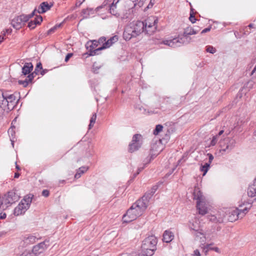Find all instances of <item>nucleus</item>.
<instances>
[{
  "label": "nucleus",
  "mask_w": 256,
  "mask_h": 256,
  "mask_svg": "<svg viewBox=\"0 0 256 256\" xmlns=\"http://www.w3.org/2000/svg\"><path fill=\"white\" fill-rule=\"evenodd\" d=\"M16 96L14 94H9L7 92H5V98L3 105V108L8 107V108H13L16 104Z\"/></svg>",
  "instance_id": "14"
},
{
  "label": "nucleus",
  "mask_w": 256,
  "mask_h": 256,
  "mask_svg": "<svg viewBox=\"0 0 256 256\" xmlns=\"http://www.w3.org/2000/svg\"><path fill=\"white\" fill-rule=\"evenodd\" d=\"M144 169V168H139L138 169V172L136 174H134V178L136 177L138 174Z\"/></svg>",
  "instance_id": "47"
},
{
  "label": "nucleus",
  "mask_w": 256,
  "mask_h": 256,
  "mask_svg": "<svg viewBox=\"0 0 256 256\" xmlns=\"http://www.w3.org/2000/svg\"><path fill=\"white\" fill-rule=\"evenodd\" d=\"M4 36H0V44L4 40Z\"/></svg>",
  "instance_id": "54"
},
{
  "label": "nucleus",
  "mask_w": 256,
  "mask_h": 256,
  "mask_svg": "<svg viewBox=\"0 0 256 256\" xmlns=\"http://www.w3.org/2000/svg\"><path fill=\"white\" fill-rule=\"evenodd\" d=\"M243 30H244V32H243L244 34H248L250 32H249L248 30V28L246 26L244 28Z\"/></svg>",
  "instance_id": "45"
},
{
  "label": "nucleus",
  "mask_w": 256,
  "mask_h": 256,
  "mask_svg": "<svg viewBox=\"0 0 256 256\" xmlns=\"http://www.w3.org/2000/svg\"><path fill=\"white\" fill-rule=\"evenodd\" d=\"M174 238V234L170 230H165L163 234L162 240L166 243L170 242Z\"/></svg>",
  "instance_id": "23"
},
{
  "label": "nucleus",
  "mask_w": 256,
  "mask_h": 256,
  "mask_svg": "<svg viewBox=\"0 0 256 256\" xmlns=\"http://www.w3.org/2000/svg\"><path fill=\"white\" fill-rule=\"evenodd\" d=\"M42 64L40 62L37 64L35 68L34 72H33V73H34V76L38 74L39 70H42Z\"/></svg>",
  "instance_id": "34"
},
{
  "label": "nucleus",
  "mask_w": 256,
  "mask_h": 256,
  "mask_svg": "<svg viewBox=\"0 0 256 256\" xmlns=\"http://www.w3.org/2000/svg\"><path fill=\"white\" fill-rule=\"evenodd\" d=\"M20 174L18 172H16L14 174V178H18L19 176H20Z\"/></svg>",
  "instance_id": "52"
},
{
  "label": "nucleus",
  "mask_w": 256,
  "mask_h": 256,
  "mask_svg": "<svg viewBox=\"0 0 256 256\" xmlns=\"http://www.w3.org/2000/svg\"><path fill=\"white\" fill-rule=\"evenodd\" d=\"M248 28H255L254 24H250L248 26H246Z\"/></svg>",
  "instance_id": "51"
},
{
  "label": "nucleus",
  "mask_w": 256,
  "mask_h": 256,
  "mask_svg": "<svg viewBox=\"0 0 256 256\" xmlns=\"http://www.w3.org/2000/svg\"><path fill=\"white\" fill-rule=\"evenodd\" d=\"M34 78V73H32L28 75L26 78L25 80H19L18 83L19 84L22 85L24 87H26L30 82H32Z\"/></svg>",
  "instance_id": "24"
},
{
  "label": "nucleus",
  "mask_w": 256,
  "mask_h": 256,
  "mask_svg": "<svg viewBox=\"0 0 256 256\" xmlns=\"http://www.w3.org/2000/svg\"><path fill=\"white\" fill-rule=\"evenodd\" d=\"M200 170L203 172L202 176H205L208 171V162H205L204 165H202Z\"/></svg>",
  "instance_id": "29"
},
{
  "label": "nucleus",
  "mask_w": 256,
  "mask_h": 256,
  "mask_svg": "<svg viewBox=\"0 0 256 256\" xmlns=\"http://www.w3.org/2000/svg\"><path fill=\"white\" fill-rule=\"evenodd\" d=\"M49 191L47 190H44L42 192V195L45 197H47L49 196Z\"/></svg>",
  "instance_id": "42"
},
{
  "label": "nucleus",
  "mask_w": 256,
  "mask_h": 256,
  "mask_svg": "<svg viewBox=\"0 0 256 256\" xmlns=\"http://www.w3.org/2000/svg\"><path fill=\"white\" fill-rule=\"evenodd\" d=\"M84 0H78L76 4V6H80Z\"/></svg>",
  "instance_id": "46"
},
{
  "label": "nucleus",
  "mask_w": 256,
  "mask_h": 256,
  "mask_svg": "<svg viewBox=\"0 0 256 256\" xmlns=\"http://www.w3.org/2000/svg\"><path fill=\"white\" fill-rule=\"evenodd\" d=\"M200 29L198 28H196L191 26H188L184 28L182 34H178V36L170 40H163L162 43L172 48H176L181 46L184 44H187L190 41V35L196 34Z\"/></svg>",
  "instance_id": "3"
},
{
  "label": "nucleus",
  "mask_w": 256,
  "mask_h": 256,
  "mask_svg": "<svg viewBox=\"0 0 256 256\" xmlns=\"http://www.w3.org/2000/svg\"><path fill=\"white\" fill-rule=\"evenodd\" d=\"M189 20L192 23H194L196 20L194 16V12L192 8H191Z\"/></svg>",
  "instance_id": "32"
},
{
  "label": "nucleus",
  "mask_w": 256,
  "mask_h": 256,
  "mask_svg": "<svg viewBox=\"0 0 256 256\" xmlns=\"http://www.w3.org/2000/svg\"><path fill=\"white\" fill-rule=\"evenodd\" d=\"M5 98V93H4L2 90H0V106L3 107L4 100Z\"/></svg>",
  "instance_id": "31"
},
{
  "label": "nucleus",
  "mask_w": 256,
  "mask_h": 256,
  "mask_svg": "<svg viewBox=\"0 0 256 256\" xmlns=\"http://www.w3.org/2000/svg\"><path fill=\"white\" fill-rule=\"evenodd\" d=\"M163 126L161 124L156 125L154 130V135L158 134L160 132L162 131Z\"/></svg>",
  "instance_id": "30"
},
{
  "label": "nucleus",
  "mask_w": 256,
  "mask_h": 256,
  "mask_svg": "<svg viewBox=\"0 0 256 256\" xmlns=\"http://www.w3.org/2000/svg\"><path fill=\"white\" fill-rule=\"evenodd\" d=\"M234 34L236 36V37H238V32H234Z\"/></svg>",
  "instance_id": "60"
},
{
  "label": "nucleus",
  "mask_w": 256,
  "mask_h": 256,
  "mask_svg": "<svg viewBox=\"0 0 256 256\" xmlns=\"http://www.w3.org/2000/svg\"><path fill=\"white\" fill-rule=\"evenodd\" d=\"M142 32H144V22H134L126 26L123 37L125 40H129L132 38H136L139 36Z\"/></svg>",
  "instance_id": "4"
},
{
  "label": "nucleus",
  "mask_w": 256,
  "mask_h": 256,
  "mask_svg": "<svg viewBox=\"0 0 256 256\" xmlns=\"http://www.w3.org/2000/svg\"><path fill=\"white\" fill-rule=\"evenodd\" d=\"M142 144V136L140 134H135L132 137L131 143L129 144V152H132L138 150Z\"/></svg>",
  "instance_id": "11"
},
{
  "label": "nucleus",
  "mask_w": 256,
  "mask_h": 256,
  "mask_svg": "<svg viewBox=\"0 0 256 256\" xmlns=\"http://www.w3.org/2000/svg\"><path fill=\"white\" fill-rule=\"evenodd\" d=\"M52 6V4H49L48 2H42L40 4L38 12L39 14L44 13L45 12L49 10Z\"/></svg>",
  "instance_id": "20"
},
{
  "label": "nucleus",
  "mask_w": 256,
  "mask_h": 256,
  "mask_svg": "<svg viewBox=\"0 0 256 256\" xmlns=\"http://www.w3.org/2000/svg\"><path fill=\"white\" fill-rule=\"evenodd\" d=\"M72 55L73 54L72 53H68L65 58V62H68L70 58L72 56Z\"/></svg>",
  "instance_id": "43"
},
{
  "label": "nucleus",
  "mask_w": 256,
  "mask_h": 256,
  "mask_svg": "<svg viewBox=\"0 0 256 256\" xmlns=\"http://www.w3.org/2000/svg\"><path fill=\"white\" fill-rule=\"evenodd\" d=\"M94 124H91L90 122V124L88 126V128L89 129H91L94 126Z\"/></svg>",
  "instance_id": "56"
},
{
  "label": "nucleus",
  "mask_w": 256,
  "mask_h": 256,
  "mask_svg": "<svg viewBox=\"0 0 256 256\" xmlns=\"http://www.w3.org/2000/svg\"><path fill=\"white\" fill-rule=\"evenodd\" d=\"M62 24H56V25L55 26H54V27L52 28H50L47 32V34H50L53 32H54L58 28H60L61 26H62Z\"/></svg>",
  "instance_id": "33"
},
{
  "label": "nucleus",
  "mask_w": 256,
  "mask_h": 256,
  "mask_svg": "<svg viewBox=\"0 0 256 256\" xmlns=\"http://www.w3.org/2000/svg\"><path fill=\"white\" fill-rule=\"evenodd\" d=\"M46 71H47L46 70H42V72H40V74L42 75H44L46 72Z\"/></svg>",
  "instance_id": "55"
},
{
  "label": "nucleus",
  "mask_w": 256,
  "mask_h": 256,
  "mask_svg": "<svg viewBox=\"0 0 256 256\" xmlns=\"http://www.w3.org/2000/svg\"><path fill=\"white\" fill-rule=\"evenodd\" d=\"M253 202V201H248V204L250 205L249 207H246L242 210H239V212L242 213L241 216L244 214V216L245 214L248 212V210L250 209L251 207V204Z\"/></svg>",
  "instance_id": "28"
},
{
  "label": "nucleus",
  "mask_w": 256,
  "mask_h": 256,
  "mask_svg": "<svg viewBox=\"0 0 256 256\" xmlns=\"http://www.w3.org/2000/svg\"><path fill=\"white\" fill-rule=\"evenodd\" d=\"M114 1V0L113 2L109 5V12L117 18L120 16L121 10H122L124 2V0H117L116 2Z\"/></svg>",
  "instance_id": "10"
},
{
  "label": "nucleus",
  "mask_w": 256,
  "mask_h": 256,
  "mask_svg": "<svg viewBox=\"0 0 256 256\" xmlns=\"http://www.w3.org/2000/svg\"><path fill=\"white\" fill-rule=\"evenodd\" d=\"M6 214L5 213H0V220L4 219L6 218Z\"/></svg>",
  "instance_id": "49"
},
{
  "label": "nucleus",
  "mask_w": 256,
  "mask_h": 256,
  "mask_svg": "<svg viewBox=\"0 0 256 256\" xmlns=\"http://www.w3.org/2000/svg\"><path fill=\"white\" fill-rule=\"evenodd\" d=\"M10 140H11V142H12V145L14 146V140L10 139Z\"/></svg>",
  "instance_id": "61"
},
{
  "label": "nucleus",
  "mask_w": 256,
  "mask_h": 256,
  "mask_svg": "<svg viewBox=\"0 0 256 256\" xmlns=\"http://www.w3.org/2000/svg\"><path fill=\"white\" fill-rule=\"evenodd\" d=\"M96 118V113L93 114L90 120V122L91 124H94Z\"/></svg>",
  "instance_id": "40"
},
{
  "label": "nucleus",
  "mask_w": 256,
  "mask_h": 256,
  "mask_svg": "<svg viewBox=\"0 0 256 256\" xmlns=\"http://www.w3.org/2000/svg\"><path fill=\"white\" fill-rule=\"evenodd\" d=\"M155 3V0H150V2L148 6V7L150 5L151 6H152Z\"/></svg>",
  "instance_id": "50"
},
{
  "label": "nucleus",
  "mask_w": 256,
  "mask_h": 256,
  "mask_svg": "<svg viewBox=\"0 0 256 256\" xmlns=\"http://www.w3.org/2000/svg\"><path fill=\"white\" fill-rule=\"evenodd\" d=\"M93 69L94 70V72H96V68H95L94 67V68H93Z\"/></svg>",
  "instance_id": "63"
},
{
  "label": "nucleus",
  "mask_w": 256,
  "mask_h": 256,
  "mask_svg": "<svg viewBox=\"0 0 256 256\" xmlns=\"http://www.w3.org/2000/svg\"><path fill=\"white\" fill-rule=\"evenodd\" d=\"M157 186H153V188H152V190L150 192H146L145 194H150V198H152V196L154 194L156 190L157 189Z\"/></svg>",
  "instance_id": "39"
},
{
  "label": "nucleus",
  "mask_w": 256,
  "mask_h": 256,
  "mask_svg": "<svg viewBox=\"0 0 256 256\" xmlns=\"http://www.w3.org/2000/svg\"><path fill=\"white\" fill-rule=\"evenodd\" d=\"M206 50L207 52H208V46H206Z\"/></svg>",
  "instance_id": "62"
},
{
  "label": "nucleus",
  "mask_w": 256,
  "mask_h": 256,
  "mask_svg": "<svg viewBox=\"0 0 256 256\" xmlns=\"http://www.w3.org/2000/svg\"><path fill=\"white\" fill-rule=\"evenodd\" d=\"M223 132H224V130H220V131L219 132H218V137L220 136L222 134H223Z\"/></svg>",
  "instance_id": "57"
},
{
  "label": "nucleus",
  "mask_w": 256,
  "mask_h": 256,
  "mask_svg": "<svg viewBox=\"0 0 256 256\" xmlns=\"http://www.w3.org/2000/svg\"><path fill=\"white\" fill-rule=\"evenodd\" d=\"M239 212V209L228 210L224 212L222 210L210 209L209 208V231L211 234H216L220 230V224L228 221L234 222L239 218H242L244 214Z\"/></svg>",
  "instance_id": "1"
},
{
  "label": "nucleus",
  "mask_w": 256,
  "mask_h": 256,
  "mask_svg": "<svg viewBox=\"0 0 256 256\" xmlns=\"http://www.w3.org/2000/svg\"><path fill=\"white\" fill-rule=\"evenodd\" d=\"M158 240L154 236L146 237L143 241L141 246L142 253L144 256H152L156 250Z\"/></svg>",
  "instance_id": "5"
},
{
  "label": "nucleus",
  "mask_w": 256,
  "mask_h": 256,
  "mask_svg": "<svg viewBox=\"0 0 256 256\" xmlns=\"http://www.w3.org/2000/svg\"><path fill=\"white\" fill-rule=\"evenodd\" d=\"M130 11V8L126 6L124 4V7H122V10H121L120 16L118 18H120L122 20L128 18Z\"/></svg>",
  "instance_id": "18"
},
{
  "label": "nucleus",
  "mask_w": 256,
  "mask_h": 256,
  "mask_svg": "<svg viewBox=\"0 0 256 256\" xmlns=\"http://www.w3.org/2000/svg\"><path fill=\"white\" fill-rule=\"evenodd\" d=\"M150 199V194H144L141 198L133 204L127 210L126 213L124 215L123 222L128 223L142 216L147 208Z\"/></svg>",
  "instance_id": "2"
},
{
  "label": "nucleus",
  "mask_w": 256,
  "mask_h": 256,
  "mask_svg": "<svg viewBox=\"0 0 256 256\" xmlns=\"http://www.w3.org/2000/svg\"><path fill=\"white\" fill-rule=\"evenodd\" d=\"M98 44L96 40H90L86 42V48L88 50V56H93L96 54H98V52L100 50H97L98 46Z\"/></svg>",
  "instance_id": "15"
},
{
  "label": "nucleus",
  "mask_w": 256,
  "mask_h": 256,
  "mask_svg": "<svg viewBox=\"0 0 256 256\" xmlns=\"http://www.w3.org/2000/svg\"><path fill=\"white\" fill-rule=\"evenodd\" d=\"M34 196L31 194L26 196L18 205L14 208V214L15 216L22 214L29 208Z\"/></svg>",
  "instance_id": "7"
},
{
  "label": "nucleus",
  "mask_w": 256,
  "mask_h": 256,
  "mask_svg": "<svg viewBox=\"0 0 256 256\" xmlns=\"http://www.w3.org/2000/svg\"><path fill=\"white\" fill-rule=\"evenodd\" d=\"M254 135L256 136V131L254 132Z\"/></svg>",
  "instance_id": "64"
},
{
  "label": "nucleus",
  "mask_w": 256,
  "mask_h": 256,
  "mask_svg": "<svg viewBox=\"0 0 256 256\" xmlns=\"http://www.w3.org/2000/svg\"><path fill=\"white\" fill-rule=\"evenodd\" d=\"M118 40V37L116 36L111 37L110 39L106 41L104 44H103V46L98 48L97 50H101L110 48L114 43L117 42Z\"/></svg>",
  "instance_id": "17"
},
{
  "label": "nucleus",
  "mask_w": 256,
  "mask_h": 256,
  "mask_svg": "<svg viewBox=\"0 0 256 256\" xmlns=\"http://www.w3.org/2000/svg\"><path fill=\"white\" fill-rule=\"evenodd\" d=\"M209 250H214L218 253H220V249L217 247L214 246L212 244H209Z\"/></svg>",
  "instance_id": "35"
},
{
  "label": "nucleus",
  "mask_w": 256,
  "mask_h": 256,
  "mask_svg": "<svg viewBox=\"0 0 256 256\" xmlns=\"http://www.w3.org/2000/svg\"><path fill=\"white\" fill-rule=\"evenodd\" d=\"M97 41L98 44V45L102 44V46H103V44H104L105 42H106V38L104 37H102L99 38L98 40Z\"/></svg>",
  "instance_id": "38"
},
{
  "label": "nucleus",
  "mask_w": 256,
  "mask_h": 256,
  "mask_svg": "<svg viewBox=\"0 0 256 256\" xmlns=\"http://www.w3.org/2000/svg\"><path fill=\"white\" fill-rule=\"evenodd\" d=\"M36 11V9H34L30 14H22L14 18L11 22L12 26L16 29H20L25 22L34 16Z\"/></svg>",
  "instance_id": "9"
},
{
  "label": "nucleus",
  "mask_w": 256,
  "mask_h": 256,
  "mask_svg": "<svg viewBox=\"0 0 256 256\" xmlns=\"http://www.w3.org/2000/svg\"><path fill=\"white\" fill-rule=\"evenodd\" d=\"M90 10L88 8L84 9L82 10V14L84 15V18H86L88 17V16L90 15Z\"/></svg>",
  "instance_id": "36"
},
{
  "label": "nucleus",
  "mask_w": 256,
  "mask_h": 256,
  "mask_svg": "<svg viewBox=\"0 0 256 256\" xmlns=\"http://www.w3.org/2000/svg\"><path fill=\"white\" fill-rule=\"evenodd\" d=\"M214 159V156L212 154H209V168H210V164Z\"/></svg>",
  "instance_id": "48"
},
{
  "label": "nucleus",
  "mask_w": 256,
  "mask_h": 256,
  "mask_svg": "<svg viewBox=\"0 0 256 256\" xmlns=\"http://www.w3.org/2000/svg\"><path fill=\"white\" fill-rule=\"evenodd\" d=\"M193 199L196 200V208L200 214L204 215L208 212V208L204 201V197L200 188L195 186L192 192Z\"/></svg>",
  "instance_id": "6"
},
{
  "label": "nucleus",
  "mask_w": 256,
  "mask_h": 256,
  "mask_svg": "<svg viewBox=\"0 0 256 256\" xmlns=\"http://www.w3.org/2000/svg\"><path fill=\"white\" fill-rule=\"evenodd\" d=\"M8 132L10 134V132H12L11 134L12 136V132H13V131H12V130H9L8 131Z\"/></svg>",
  "instance_id": "59"
},
{
  "label": "nucleus",
  "mask_w": 256,
  "mask_h": 256,
  "mask_svg": "<svg viewBox=\"0 0 256 256\" xmlns=\"http://www.w3.org/2000/svg\"><path fill=\"white\" fill-rule=\"evenodd\" d=\"M20 198L19 196L16 192L15 190H12L8 192L4 198V202L6 204H12L17 202Z\"/></svg>",
  "instance_id": "13"
},
{
  "label": "nucleus",
  "mask_w": 256,
  "mask_h": 256,
  "mask_svg": "<svg viewBox=\"0 0 256 256\" xmlns=\"http://www.w3.org/2000/svg\"><path fill=\"white\" fill-rule=\"evenodd\" d=\"M42 21V18L41 16H37L34 20H31L28 24V27L31 29H34L37 24H40Z\"/></svg>",
  "instance_id": "21"
},
{
  "label": "nucleus",
  "mask_w": 256,
  "mask_h": 256,
  "mask_svg": "<svg viewBox=\"0 0 256 256\" xmlns=\"http://www.w3.org/2000/svg\"><path fill=\"white\" fill-rule=\"evenodd\" d=\"M208 32V28H205L204 30L201 32L202 34Z\"/></svg>",
  "instance_id": "53"
},
{
  "label": "nucleus",
  "mask_w": 256,
  "mask_h": 256,
  "mask_svg": "<svg viewBox=\"0 0 256 256\" xmlns=\"http://www.w3.org/2000/svg\"><path fill=\"white\" fill-rule=\"evenodd\" d=\"M254 83L255 82L252 80H250L244 84V86L242 89L240 90L242 91L243 90L246 89L247 91H249L253 88Z\"/></svg>",
  "instance_id": "26"
},
{
  "label": "nucleus",
  "mask_w": 256,
  "mask_h": 256,
  "mask_svg": "<svg viewBox=\"0 0 256 256\" xmlns=\"http://www.w3.org/2000/svg\"><path fill=\"white\" fill-rule=\"evenodd\" d=\"M218 135L214 136L213 138H212V140L210 142V146H214L216 144V143L217 141H218Z\"/></svg>",
  "instance_id": "37"
},
{
  "label": "nucleus",
  "mask_w": 256,
  "mask_h": 256,
  "mask_svg": "<svg viewBox=\"0 0 256 256\" xmlns=\"http://www.w3.org/2000/svg\"><path fill=\"white\" fill-rule=\"evenodd\" d=\"M193 256H201L200 251L198 250H196L192 254Z\"/></svg>",
  "instance_id": "44"
},
{
  "label": "nucleus",
  "mask_w": 256,
  "mask_h": 256,
  "mask_svg": "<svg viewBox=\"0 0 256 256\" xmlns=\"http://www.w3.org/2000/svg\"><path fill=\"white\" fill-rule=\"evenodd\" d=\"M36 240H38V238L35 236H29L25 238L24 241L25 243L27 244H32L35 242Z\"/></svg>",
  "instance_id": "27"
},
{
  "label": "nucleus",
  "mask_w": 256,
  "mask_h": 256,
  "mask_svg": "<svg viewBox=\"0 0 256 256\" xmlns=\"http://www.w3.org/2000/svg\"><path fill=\"white\" fill-rule=\"evenodd\" d=\"M88 170V167L86 166H82L76 172V173L74 175V178H78L81 176V175L84 174L85 172L87 171Z\"/></svg>",
  "instance_id": "25"
},
{
  "label": "nucleus",
  "mask_w": 256,
  "mask_h": 256,
  "mask_svg": "<svg viewBox=\"0 0 256 256\" xmlns=\"http://www.w3.org/2000/svg\"><path fill=\"white\" fill-rule=\"evenodd\" d=\"M236 141L232 138H227L220 142V151L230 152L235 146Z\"/></svg>",
  "instance_id": "12"
},
{
  "label": "nucleus",
  "mask_w": 256,
  "mask_h": 256,
  "mask_svg": "<svg viewBox=\"0 0 256 256\" xmlns=\"http://www.w3.org/2000/svg\"><path fill=\"white\" fill-rule=\"evenodd\" d=\"M158 18L155 16H150L144 22V33L148 35L153 34L157 28Z\"/></svg>",
  "instance_id": "8"
},
{
  "label": "nucleus",
  "mask_w": 256,
  "mask_h": 256,
  "mask_svg": "<svg viewBox=\"0 0 256 256\" xmlns=\"http://www.w3.org/2000/svg\"><path fill=\"white\" fill-rule=\"evenodd\" d=\"M216 52V48L212 46H209V53L214 54Z\"/></svg>",
  "instance_id": "41"
},
{
  "label": "nucleus",
  "mask_w": 256,
  "mask_h": 256,
  "mask_svg": "<svg viewBox=\"0 0 256 256\" xmlns=\"http://www.w3.org/2000/svg\"><path fill=\"white\" fill-rule=\"evenodd\" d=\"M247 193L249 197L253 198L256 196V178L254 179L253 183L249 186Z\"/></svg>",
  "instance_id": "19"
},
{
  "label": "nucleus",
  "mask_w": 256,
  "mask_h": 256,
  "mask_svg": "<svg viewBox=\"0 0 256 256\" xmlns=\"http://www.w3.org/2000/svg\"><path fill=\"white\" fill-rule=\"evenodd\" d=\"M16 170H20V167L16 164Z\"/></svg>",
  "instance_id": "58"
},
{
  "label": "nucleus",
  "mask_w": 256,
  "mask_h": 256,
  "mask_svg": "<svg viewBox=\"0 0 256 256\" xmlns=\"http://www.w3.org/2000/svg\"><path fill=\"white\" fill-rule=\"evenodd\" d=\"M48 242V240H46L34 246L32 250V252L35 254L42 253L49 246Z\"/></svg>",
  "instance_id": "16"
},
{
  "label": "nucleus",
  "mask_w": 256,
  "mask_h": 256,
  "mask_svg": "<svg viewBox=\"0 0 256 256\" xmlns=\"http://www.w3.org/2000/svg\"><path fill=\"white\" fill-rule=\"evenodd\" d=\"M33 70V65L31 62H26L22 68V73L24 75H28Z\"/></svg>",
  "instance_id": "22"
}]
</instances>
